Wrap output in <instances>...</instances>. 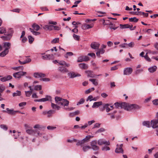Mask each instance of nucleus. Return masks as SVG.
I'll return each instance as SVG.
<instances>
[{
    "label": "nucleus",
    "instance_id": "nucleus-1",
    "mask_svg": "<svg viewBox=\"0 0 158 158\" xmlns=\"http://www.w3.org/2000/svg\"><path fill=\"white\" fill-rule=\"evenodd\" d=\"M114 105L116 108L121 107L128 111H131L133 110H139L141 108L140 106L137 104H130L125 102L121 103L116 102L114 103Z\"/></svg>",
    "mask_w": 158,
    "mask_h": 158
},
{
    "label": "nucleus",
    "instance_id": "nucleus-2",
    "mask_svg": "<svg viewBox=\"0 0 158 158\" xmlns=\"http://www.w3.org/2000/svg\"><path fill=\"white\" fill-rule=\"evenodd\" d=\"M13 32L11 30H0V34H4V36H1V38L4 40H8L11 38Z\"/></svg>",
    "mask_w": 158,
    "mask_h": 158
},
{
    "label": "nucleus",
    "instance_id": "nucleus-3",
    "mask_svg": "<svg viewBox=\"0 0 158 158\" xmlns=\"http://www.w3.org/2000/svg\"><path fill=\"white\" fill-rule=\"evenodd\" d=\"M49 23L54 25H46L44 26L43 29L47 30H59L60 29L58 26H55L57 23L56 22L50 21L49 22Z\"/></svg>",
    "mask_w": 158,
    "mask_h": 158
},
{
    "label": "nucleus",
    "instance_id": "nucleus-4",
    "mask_svg": "<svg viewBox=\"0 0 158 158\" xmlns=\"http://www.w3.org/2000/svg\"><path fill=\"white\" fill-rule=\"evenodd\" d=\"M27 73L25 72H19L14 73L13 74V76L16 78H20Z\"/></svg>",
    "mask_w": 158,
    "mask_h": 158
},
{
    "label": "nucleus",
    "instance_id": "nucleus-5",
    "mask_svg": "<svg viewBox=\"0 0 158 158\" xmlns=\"http://www.w3.org/2000/svg\"><path fill=\"white\" fill-rule=\"evenodd\" d=\"M98 144L100 145L103 144L106 145H109L110 144L109 141H106L102 139H98Z\"/></svg>",
    "mask_w": 158,
    "mask_h": 158
},
{
    "label": "nucleus",
    "instance_id": "nucleus-6",
    "mask_svg": "<svg viewBox=\"0 0 158 158\" xmlns=\"http://www.w3.org/2000/svg\"><path fill=\"white\" fill-rule=\"evenodd\" d=\"M123 146V144H121L120 145L117 144V147L115 150V152L118 153H123V150L122 148Z\"/></svg>",
    "mask_w": 158,
    "mask_h": 158
},
{
    "label": "nucleus",
    "instance_id": "nucleus-7",
    "mask_svg": "<svg viewBox=\"0 0 158 158\" xmlns=\"http://www.w3.org/2000/svg\"><path fill=\"white\" fill-rule=\"evenodd\" d=\"M85 73L86 74L87 76L88 77H90L92 78L96 77L97 76H99L101 75H96L94 74L93 72L91 71L87 70L85 71Z\"/></svg>",
    "mask_w": 158,
    "mask_h": 158
},
{
    "label": "nucleus",
    "instance_id": "nucleus-8",
    "mask_svg": "<svg viewBox=\"0 0 158 158\" xmlns=\"http://www.w3.org/2000/svg\"><path fill=\"white\" fill-rule=\"evenodd\" d=\"M132 71V69L131 68L127 67L125 68L124 69L123 74L124 75H129L131 73Z\"/></svg>",
    "mask_w": 158,
    "mask_h": 158
},
{
    "label": "nucleus",
    "instance_id": "nucleus-9",
    "mask_svg": "<svg viewBox=\"0 0 158 158\" xmlns=\"http://www.w3.org/2000/svg\"><path fill=\"white\" fill-rule=\"evenodd\" d=\"M93 136H91L90 135H88L86 136V137L81 140V142L80 141V144H82L86 143L88 142L89 140V139L93 138Z\"/></svg>",
    "mask_w": 158,
    "mask_h": 158
},
{
    "label": "nucleus",
    "instance_id": "nucleus-10",
    "mask_svg": "<svg viewBox=\"0 0 158 158\" xmlns=\"http://www.w3.org/2000/svg\"><path fill=\"white\" fill-rule=\"evenodd\" d=\"M100 46L99 44L97 42H93L91 44V47L93 49H98Z\"/></svg>",
    "mask_w": 158,
    "mask_h": 158
},
{
    "label": "nucleus",
    "instance_id": "nucleus-11",
    "mask_svg": "<svg viewBox=\"0 0 158 158\" xmlns=\"http://www.w3.org/2000/svg\"><path fill=\"white\" fill-rule=\"evenodd\" d=\"M151 125L153 128L158 127V119H153L151 120Z\"/></svg>",
    "mask_w": 158,
    "mask_h": 158
},
{
    "label": "nucleus",
    "instance_id": "nucleus-12",
    "mask_svg": "<svg viewBox=\"0 0 158 158\" xmlns=\"http://www.w3.org/2000/svg\"><path fill=\"white\" fill-rule=\"evenodd\" d=\"M12 77L10 75H8L5 76L3 77H1L0 80L2 82H5L7 81H8L11 79H12Z\"/></svg>",
    "mask_w": 158,
    "mask_h": 158
},
{
    "label": "nucleus",
    "instance_id": "nucleus-13",
    "mask_svg": "<svg viewBox=\"0 0 158 158\" xmlns=\"http://www.w3.org/2000/svg\"><path fill=\"white\" fill-rule=\"evenodd\" d=\"M45 76V74L41 73H34V77L36 78L43 77Z\"/></svg>",
    "mask_w": 158,
    "mask_h": 158
},
{
    "label": "nucleus",
    "instance_id": "nucleus-14",
    "mask_svg": "<svg viewBox=\"0 0 158 158\" xmlns=\"http://www.w3.org/2000/svg\"><path fill=\"white\" fill-rule=\"evenodd\" d=\"M7 111L3 110L4 112H7L9 114H15L16 112H18V111H15L13 109H10L8 108H6Z\"/></svg>",
    "mask_w": 158,
    "mask_h": 158
},
{
    "label": "nucleus",
    "instance_id": "nucleus-15",
    "mask_svg": "<svg viewBox=\"0 0 158 158\" xmlns=\"http://www.w3.org/2000/svg\"><path fill=\"white\" fill-rule=\"evenodd\" d=\"M100 21L104 26L107 25L108 26L109 25L111 24V22L108 20H105L103 19H100Z\"/></svg>",
    "mask_w": 158,
    "mask_h": 158
},
{
    "label": "nucleus",
    "instance_id": "nucleus-16",
    "mask_svg": "<svg viewBox=\"0 0 158 158\" xmlns=\"http://www.w3.org/2000/svg\"><path fill=\"white\" fill-rule=\"evenodd\" d=\"M69 103V101L66 99H62L61 100V102H60V105L64 106H67L68 105Z\"/></svg>",
    "mask_w": 158,
    "mask_h": 158
},
{
    "label": "nucleus",
    "instance_id": "nucleus-17",
    "mask_svg": "<svg viewBox=\"0 0 158 158\" xmlns=\"http://www.w3.org/2000/svg\"><path fill=\"white\" fill-rule=\"evenodd\" d=\"M68 75L70 78H74L76 77L79 76V75L77 73H76L74 72H70L68 73Z\"/></svg>",
    "mask_w": 158,
    "mask_h": 158
},
{
    "label": "nucleus",
    "instance_id": "nucleus-18",
    "mask_svg": "<svg viewBox=\"0 0 158 158\" xmlns=\"http://www.w3.org/2000/svg\"><path fill=\"white\" fill-rule=\"evenodd\" d=\"M90 60L89 58L87 56H80V62L83 61H87Z\"/></svg>",
    "mask_w": 158,
    "mask_h": 158
},
{
    "label": "nucleus",
    "instance_id": "nucleus-19",
    "mask_svg": "<svg viewBox=\"0 0 158 158\" xmlns=\"http://www.w3.org/2000/svg\"><path fill=\"white\" fill-rule=\"evenodd\" d=\"M130 28L131 29H131L132 28V26L131 25H130L127 24H120V27L119 28L120 29H125Z\"/></svg>",
    "mask_w": 158,
    "mask_h": 158
},
{
    "label": "nucleus",
    "instance_id": "nucleus-20",
    "mask_svg": "<svg viewBox=\"0 0 158 158\" xmlns=\"http://www.w3.org/2000/svg\"><path fill=\"white\" fill-rule=\"evenodd\" d=\"M21 59L19 60V62L20 64H24L26 63H29L31 61V59L30 58H26L24 61H22Z\"/></svg>",
    "mask_w": 158,
    "mask_h": 158
},
{
    "label": "nucleus",
    "instance_id": "nucleus-21",
    "mask_svg": "<svg viewBox=\"0 0 158 158\" xmlns=\"http://www.w3.org/2000/svg\"><path fill=\"white\" fill-rule=\"evenodd\" d=\"M105 52V50L103 49H99L98 51L96 52V54L98 57H101L100 54H102Z\"/></svg>",
    "mask_w": 158,
    "mask_h": 158
},
{
    "label": "nucleus",
    "instance_id": "nucleus-22",
    "mask_svg": "<svg viewBox=\"0 0 158 158\" xmlns=\"http://www.w3.org/2000/svg\"><path fill=\"white\" fill-rule=\"evenodd\" d=\"M11 44L9 42H4L3 43V48H5V49H7L8 50L10 48Z\"/></svg>",
    "mask_w": 158,
    "mask_h": 158
},
{
    "label": "nucleus",
    "instance_id": "nucleus-23",
    "mask_svg": "<svg viewBox=\"0 0 158 158\" xmlns=\"http://www.w3.org/2000/svg\"><path fill=\"white\" fill-rule=\"evenodd\" d=\"M102 104V102H96L94 103L92 107L94 108H97Z\"/></svg>",
    "mask_w": 158,
    "mask_h": 158
},
{
    "label": "nucleus",
    "instance_id": "nucleus-24",
    "mask_svg": "<svg viewBox=\"0 0 158 158\" xmlns=\"http://www.w3.org/2000/svg\"><path fill=\"white\" fill-rule=\"evenodd\" d=\"M59 70L62 73H65L68 72V69L64 66H60L58 68Z\"/></svg>",
    "mask_w": 158,
    "mask_h": 158
},
{
    "label": "nucleus",
    "instance_id": "nucleus-25",
    "mask_svg": "<svg viewBox=\"0 0 158 158\" xmlns=\"http://www.w3.org/2000/svg\"><path fill=\"white\" fill-rule=\"evenodd\" d=\"M52 97L51 96L48 95H46L45 98H43L41 99V102H45L48 101H51Z\"/></svg>",
    "mask_w": 158,
    "mask_h": 158
},
{
    "label": "nucleus",
    "instance_id": "nucleus-26",
    "mask_svg": "<svg viewBox=\"0 0 158 158\" xmlns=\"http://www.w3.org/2000/svg\"><path fill=\"white\" fill-rule=\"evenodd\" d=\"M72 31L74 33L73 35V37L74 40H79V36L78 35L75 34V33L78 32V30H72Z\"/></svg>",
    "mask_w": 158,
    "mask_h": 158
},
{
    "label": "nucleus",
    "instance_id": "nucleus-27",
    "mask_svg": "<svg viewBox=\"0 0 158 158\" xmlns=\"http://www.w3.org/2000/svg\"><path fill=\"white\" fill-rule=\"evenodd\" d=\"M9 50L7 49H5L3 51L0 53V56L4 57L7 55L9 52Z\"/></svg>",
    "mask_w": 158,
    "mask_h": 158
},
{
    "label": "nucleus",
    "instance_id": "nucleus-28",
    "mask_svg": "<svg viewBox=\"0 0 158 158\" xmlns=\"http://www.w3.org/2000/svg\"><path fill=\"white\" fill-rule=\"evenodd\" d=\"M143 126H146L148 127H151V122L148 121H145L143 122Z\"/></svg>",
    "mask_w": 158,
    "mask_h": 158
},
{
    "label": "nucleus",
    "instance_id": "nucleus-29",
    "mask_svg": "<svg viewBox=\"0 0 158 158\" xmlns=\"http://www.w3.org/2000/svg\"><path fill=\"white\" fill-rule=\"evenodd\" d=\"M88 68V65L85 63H80V68L83 69H86Z\"/></svg>",
    "mask_w": 158,
    "mask_h": 158
},
{
    "label": "nucleus",
    "instance_id": "nucleus-30",
    "mask_svg": "<svg viewBox=\"0 0 158 158\" xmlns=\"http://www.w3.org/2000/svg\"><path fill=\"white\" fill-rule=\"evenodd\" d=\"M72 25L73 28V30H75L77 28L79 25V22L73 21L72 22Z\"/></svg>",
    "mask_w": 158,
    "mask_h": 158
},
{
    "label": "nucleus",
    "instance_id": "nucleus-31",
    "mask_svg": "<svg viewBox=\"0 0 158 158\" xmlns=\"http://www.w3.org/2000/svg\"><path fill=\"white\" fill-rule=\"evenodd\" d=\"M108 27L110 29L113 30H116L117 29H118L119 27H115V25L112 23L111 22V24L109 25Z\"/></svg>",
    "mask_w": 158,
    "mask_h": 158
},
{
    "label": "nucleus",
    "instance_id": "nucleus-32",
    "mask_svg": "<svg viewBox=\"0 0 158 158\" xmlns=\"http://www.w3.org/2000/svg\"><path fill=\"white\" fill-rule=\"evenodd\" d=\"M116 112V111H114L112 113H108L107 115L110 116V118L111 119H113L116 116L115 115V114Z\"/></svg>",
    "mask_w": 158,
    "mask_h": 158
},
{
    "label": "nucleus",
    "instance_id": "nucleus-33",
    "mask_svg": "<svg viewBox=\"0 0 158 158\" xmlns=\"http://www.w3.org/2000/svg\"><path fill=\"white\" fill-rule=\"evenodd\" d=\"M62 98L58 97H56L55 98V101L56 103L58 105H60L61 100H62Z\"/></svg>",
    "mask_w": 158,
    "mask_h": 158
},
{
    "label": "nucleus",
    "instance_id": "nucleus-34",
    "mask_svg": "<svg viewBox=\"0 0 158 158\" xmlns=\"http://www.w3.org/2000/svg\"><path fill=\"white\" fill-rule=\"evenodd\" d=\"M157 67L156 66H154L149 68L148 69V71L150 73H153L156 70Z\"/></svg>",
    "mask_w": 158,
    "mask_h": 158
},
{
    "label": "nucleus",
    "instance_id": "nucleus-35",
    "mask_svg": "<svg viewBox=\"0 0 158 158\" xmlns=\"http://www.w3.org/2000/svg\"><path fill=\"white\" fill-rule=\"evenodd\" d=\"M21 95V92L20 91L17 90L15 92L13 93L12 96L13 97H16L17 96H20Z\"/></svg>",
    "mask_w": 158,
    "mask_h": 158
},
{
    "label": "nucleus",
    "instance_id": "nucleus-36",
    "mask_svg": "<svg viewBox=\"0 0 158 158\" xmlns=\"http://www.w3.org/2000/svg\"><path fill=\"white\" fill-rule=\"evenodd\" d=\"M109 106V104H106L103 105V108L106 109V110L107 112H109L112 110L108 107Z\"/></svg>",
    "mask_w": 158,
    "mask_h": 158
},
{
    "label": "nucleus",
    "instance_id": "nucleus-37",
    "mask_svg": "<svg viewBox=\"0 0 158 158\" xmlns=\"http://www.w3.org/2000/svg\"><path fill=\"white\" fill-rule=\"evenodd\" d=\"M32 27L34 30H39L40 27L39 25L35 23H34L32 25Z\"/></svg>",
    "mask_w": 158,
    "mask_h": 158
},
{
    "label": "nucleus",
    "instance_id": "nucleus-38",
    "mask_svg": "<svg viewBox=\"0 0 158 158\" xmlns=\"http://www.w3.org/2000/svg\"><path fill=\"white\" fill-rule=\"evenodd\" d=\"M94 26L93 23H92L90 24H85L84 25V27L85 29H88L92 28Z\"/></svg>",
    "mask_w": 158,
    "mask_h": 158
},
{
    "label": "nucleus",
    "instance_id": "nucleus-39",
    "mask_svg": "<svg viewBox=\"0 0 158 158\" xmlns=\"http://www.w3.org/2000/svg\"><path fill=\"white\" fill-rule=\"evenodd\" d=\"M54 113V111L52 110H50L48 111L47 117L50 118L52 116V114Z\"/></svg>",
    "mask_w": 158,
    "mask_h": 158
},
{
    "label": "nucleus",
    "instance_id": "nucleus-40",
    "mask_svg": "<svg viewBox=\"0 0 158 158\" xmlns=\"http://www.w3.org/2000/svg\"><path fill=\"white\" fill-rule=\"evenodd\" d=\"M146 51L147 52H146V54H152L153 55L156 54L157 53V52L156 51H151V50L147 49L146 50Z\"/></svg>",
    "mask_w": 158,
    "mask_h": 158
},
{
    "label": "nucleus",
    "instance_id": "nucleus-41",
    "mask_svg": "<svg viewBox=\"0 0 158 158\" xmlns=\"http://www.w3.org/2000/svg\"><path fill=\"white\" fill-rule=\"evenodd\" d=\"M89 81L92 82L93 84L95 85H97L98 84V82L97 81V80L96 79H90Z\"/></svg>",
    "mask_w": 158,
    "mask_h": 158
},
{
    "label": "nucleus",
    "instance_id": "nucleus-42",
    "mask_svg": "<svg viewBox=\"0 0 158 158\" xmlns=\"http://www.w3.org/2000/svg\"><path fill=\"white\" fill-rule=\"evenodd\" d=\"M90 148L91 147L89 146H85L83 147L82 149L84 152H85Z\"/></svg>",
    "mask_w": 158,
    "mask_h": 158
},
{
    "label": "nucleus",
    "instance_id": "nucleus-43",
    "mask_svg": "<svg viewBox=\"0 0 158 158\" xmlns=\"http://www.w3.org/2000/svg\"><path fill=\"white\" fill-rule=\"evenodd\" d=\"M106 145L102 148V150L103 151H109L110 150V148Z\"/></svg>",
    "mask_w": 158,
    "mask_h": 158
},
{
    "label": "nucleus",
    "instance_id": "nucleus-44",
    "mask_svg": "<svg viewBox=\"0 0 158 158\" xmlns=\"http://www.w3.org/2000/svg\"><path fill=\"white\" fill-rule=\"evenodd\" d=\"M42 89V86L40 85H37L34 86V90H40Z\"/></svg>",
    "mask_w": 158,
    "mask_h": 158
},
{
    "label": "nucleus",
    "instance_id": "nucleus-45",
    "mask_svg": "<svg viewBox=\"0 0 158 158\" xmlns=\"http://www.w3.org/2000/svg\"><path fill=\"white\" fill-rule=\"evenodd\" d=\"M5 89V86L3 85L0 84V94H1Z\"/></svg>",
    "mask_w": 158,
    "mask_h": 158
},
{
    "label": "nucleus",
    "instance_id": "nucleus-46",
    "mask_svg": "<svg viewBox=\"0 0 158 158\" xmlns=\"http://www.w3.org/2000/svg\"><path fill=\"white\" fill-rule=\"evenodd\" d=\"M129 21L131 22H136L138 21V19L136 17L131 18L129 19Z\"/></svg>",
    "mask_w": 158,
    "mask_h": 158
},
{
    "label": "nucleus",
    "instance_id": "nucleus-47",
    "mask_svg": "<svg viewBox=\"0 0 158 158\" xmlns=\"http://www.w3.org/2000/svg\"><path fill=\"white\" fill-rule=\"evenodd\" d=\"M26 132L28 134L33 135L34 134V131L33 129H27L26 130Z\"/></svg>",
    "mask_w": 158,
    "mask_h": 158
},
{
    "label": "nucleus",
    "instance_id": "nucleus-48",
    "mask_svg": "<svg viewBox=\"0 0 158 158\" xmlns=\"http://www.w3.org/2000/svg\"><path fill=\"white\" fill-rule=\"evenodd\" d=\"M25 93L27 97H29L31 94L32 92L31 91H25Z\"/></svg>",
    "mask_w": 158,
    "mask_h": 158
},
{
    "label": "nucleus",
    "instance_id": "nucleus-49",
    "mask_svg": "<svg viewBox=\"0 0 158 158\" xmlns=\"http://www.w3.org/2000/svg\"><path fill=\"white\" fill-rule=\"evenodd\" d=\"M73 55V52H67L66 54L64 55V57L66 58H68V56H71Z\"/></svg>",
    "mask_w": 158,
    "mask_h": 158
},
{
    "label": "nucleus",
    "instance_id": "nucleus-50",
    "mask_svg": "<svg viewBox=\"0 0 158 158\" xmlns=\"http://www.w3.org/2000/svg\"><path fill=\"white\" fill-rule=\"evenodd\" d=\"M12 69L17 70H18V69H20L22 71L23 70L24 67L23 66H19L17 67H14L11 68Z\"/></svg>",
    "mask_w": 158,
    "mask_h": 158
},
{
    "label": "nucleus",
    "instance_id": "nucleus-51",
    "mask_svg": "<svg viewBox=\"0 0 158 158\" xmlns=\"http://www.w3.org/2000/svg\"><path fill=\"white\" fill-rule=\"evenodd\" d=\"M79 111H77L71 113L69 114V116L70 117H73L74 116H75L77 114H78L79 113Z\"/></svg>",
    "mask_w": 158,
    "mask_h": 158
},
{
    "label": "nucleus",
    "instance_id": "nucleus-52",
    "mask_svg": "<svg viewBox=\"0 0 158 158\" xmlns=\"http://www.w3.org/2000/svg\"><path fill=\"white\" fill-rule=\"evenodd\" d=\"M141 11L134 12L131 11L130 12V13L133 15H141Z\"/></svg>",
    "mask_w": 158,
    "mask_h": 158
},
{
    "label": "nucleus",
    "instance_id": "nucleus-53",
    "mask_svg": "<svg viewBox=\"0 0 158 158\" xmlns=\"http://www.w3.org/2000/svg\"><path fill=\"white\" fill-rule=\"evenodd\" d=\"M28 38L29 43L31 44L34 40V38L30 35L28 36Z\"/></svg>",
    "mask_w": 158,
    "mask_h": 158
},
{
    "label": "nucleus",
    "instance_id": "nucleus-54",
    "mask_svg": "<svg viewBox=\"0 0 158 158\" xmlns=\"http://www.w3.org/2000/svg\"><path fill=\"white\" fill-rule=\"evenodd\" d=\"M88 125L87 123H85L83 126L82 125H80V129L82 130L84 129L88 126Z\"/></svg>",
    "mask_w": 158,
    "mask_h": 158
},
{
    "label": "nucleus",
    "instance_id": "nucleus-55",
    "mask_svg": "<svg viewBox=\"0 0 158 158\" xmlns=\"http://www.w3.org/2000/svg\"><path fill=\"white\" fill-rule=\"evenodd\" d=\"M91 148L94 150L97 151L99 150V148L97 145H93L90 147Z\"/></svg>",
    "mask_w": 158,
    "mask_h": 158
},
{
    "label": "nucleus",
    "instance_id": "nucleus-56",
    "mask_svg": "<svg viewBox=\"0 0 158 158\" xmlns=\"http://www.w3.org/2000/svg\"><path fill=\"white\" fill-rule=\"evenodd\" d=\"M94 87L89 88L87 90L85 91V93L86 94H89L91 92L94 91Z\"/></svg>",
    "mask_w": 158,
    "mask_h": 158
},
{
    "label": "nucleus",
    "instance_id": "nucleus-57",
    "mask_svg": "<svg viewBox=\"0 0 158 158\" xmlns=\"http://www.w3.org/2000/svg\"><path fill=\"white\" fill-rule=\"evenodd\" d=\"M33 128L35 129L37 128L39 130H40L41 129H42V128L41 127L40 125L38 124H36L33 127Z\"/></svg>",
    "mask_w": 158,
    "mask_h": 158
},
{
    "label": "nucleus",
    "instance_id": "nucleus-58",
    "mask_svg": "<svg viewBox=\"0 0 158 158\" xmlns=\"http://www.w3.org/2000/svg\"><path fill=\"white\" fill-rule=\"evenodd\" d=\"M37 30H31V32L35 35H39L40 34V32L37 31Z\"/></svg>",
    "mask_w": 158,
    "mask_h": 158
},
{
    "label": "nucleus",
    "instance_id": "nucleus-59",
    "mask_svg": "<svg viewBox=\"0 0 158 158\" xmlns=\"http://www.w3.org/2000/svg\"><path fill=\"white\" fill-rule=\"evenodd\" d=\"M98 141L96 140L92 141L90 142L91 146L97 145Z\"/></svg>",
    "mask_w": 158,
    "mask_h": 158
},
{
    "label": "nucleus",
    "instance_id": "nucleus-60",
    "mask_svg": "<svg viewBox=\"0 0 158 158\" xmlns=\"http://www.w3.org/2000/svg\"><path fill=\"white\" fill-rule=\"evenodd\" d=\"M153 104L155 106H158V99H155L152 101Z\"/></svg>",
    "mask_w": 158,
    "mask_h": 158
},
{
    "label": "nucleus",
    "instance_id": "nucleus-61",
    "mask_svg": "<svg viewBox=\"0 0 158 158\" xmlns=\"http://www.w3.org/2000/svg\"><path fill=\"white\" fill-rule=\"evenodd\" d=\"M1 128L6 131L7 130L8 128L7 126L4 124L1 125L0 126Z\"/></svg>",
    "mask_w": 158,
    "mask_h": 158
},
{
    "label": "nucleus",
    "instance_id": "nucleus-62",
    "mask_svg": "<svg viewBox=\"0 0 158 158\" xmlns=\"http://www.w3.org/2000/svg\"><path fill=\"white\" fill-rule=\"evenodd\" d=\"M144 58L148 61L150 62L151 61V60L150 58L148 56V54H146V53L145 55L144 56Z\"/></svg>",
    "mask_w": 158,
    "mask_h": 158
},
{
    "label": "nucleus",
    "instance_id": "nucleus-63",
    "mask_svg": "<svg viewBox=\"0 0 158 158\" xmlns=\"http://www.w3.org/2000/svg\"><path fill=\"white\" fill-rule=\"evenodd\" d=\"M59 41V39L58 38H56L53 39L52 41V43H57Z\"/></svg>",
    "mask_w": 158,
    "mask_h": 158
},
{
    "label": "nucleus",
    "instance_id": "nucleus-64",
    "mask_svg": "<svg viewBox=\"0 0 158 158\" xmlns=\"http://www.w3.org/2000/svg\"><path fill=\"white\" fill-rule=\"evenodd\" d=\"M67 141L68 142L72 143L73 142H77V140L76 139H68Z\"/></svg>",
    "mask_w": 158,
    "mask_h": 158
}]
</instances>
